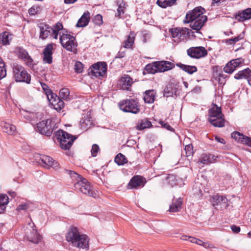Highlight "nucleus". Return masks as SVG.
<instances>
[{"label":"nucleus","instance_id":"f257e3e1","mask_svg":"<svg viewBox=\"0 0 251 251\" xmlns=\"http://www.w3.org/2000/svg\"><path fill=\"white\" fill-rule=\"evenodd\" d=\"M65 171L66 173L70 175L73 179L77 181L75 184V188L76 190L89 196L93 198L96 197V193L86 179L82 178L79 175L73 171L65 169Z\"/></svg>","mask_w":251,"mask_h":251},{"label":"nucleus","instance_id":"f03ea898","mask_svg":"<svg viewBox=\"0 0 251 251\" xmlns=\"http://www.w3.org/2000/svg\"><path fill=\"white\" fill-rule=\"evenodd\" d=\"M66 240L71 243L74 246L82 249L89 247L88 236L80 234L77 227L71 226L66 236Z\"/></svg>","mask_w":251,"mask_h":251},{"label":"nucleus","instance_id":"7ed1b4c3","mask_svg":"<svg viewBox=\"0 0 251 251\" xmlns=\"http://www.w3.org/2000/svg\"><path fill=\"white\" fill-rule=\"evenodd\" d=\"M208 115V121L214 126L222 127L225 126V120L221 107L214 104L209 109Z\"/></svg>","mask_w":251,"mask_h":251},{"label":"nucleus","instance_id":"20e7f679","mask_svg":"<svg viewBox=\"0 0 251 251\" xmlns=\"http://www.w3.org/2000/svg\"><path fill=\"white\" fill-rule=\"evenodd\" d=\"M55 137L59 142L60 148L65 150H69L75 140L77 138V137L61 129L55 132Z\"/></svg>","mask_w":251,"mask_h":251},{"label":"nucleus","instance_id":"39448f33","mask_svg":"<svg viewBox=\"0 0 251 251\" xmlns=\"http://www.w3.org/2000/svg\"><path fill=\"white\" fill-rule=\"evenodd\" d=\"M59 39L61 45L66 50L73 52L74 53L77 52V44L74 36L63 33L60 35Z\"/></svg>","mask_w":251,"mask_h":251},{"label":"nucleus","instance_id":"423d86ee","mask_svg":"<svg viewBox=\"0 0 251 251\" xmlns=\"http://www.w3.org/2000/svg\"><path fill=\"white\" fill-rule=\"evenodd\" d=\"M37 130L41 134L50 136L56 128L54 121L50 119L43 120L37 124Z\"/></svg>","mask_w":251,"mask_h":251},{"label":"nucleus","instance_id":"0eeeda50","mask_svg":"<svg viewBox=\"0 0 251 251\" xmlns=\"http://www.w3.org/2000/svg\"><path fill=\"white\" fill-rule=\"evenodd\" d=\"M121 110L125 112L133 114H137L140 111L138 102L134 99H126L119 103Z\"/></svg>","mask_w":251,"mask_h":251},{"label":"nucleus","instance_id":"6e6552de","mask_svg":"<svg viewBox=\"0 0 251 251\" xmlns=\"http://www.w3.org/2000/svg\"><path fill=\"white\" fill-rule=\"evenodd\" d=\"M13 73L16 81L25 82L27 84L30 83V75L27 73L22 66L17 64L14 65Z\"/></svg>","mask_w":251,"mask_h":251},{"label":"nucleus","instance_id":"1a4fd4ad","mask_svg":"<svg viewBox=\"0 0 251 251\" xmlns=\"http://www.w3.org/2000/svg\"><path fill=\"white\" fill-rule=\"evenodd\" d=\"M107 64L104 62H99L94 64L88 69V74L92 76L98 77L103 76L106 73Z\"/></svg>","mask_w":251,"mask_h":251},{"label":"nucleus","instance_id":"9d476101","mask_svg":"<svg viewBox=\"0 0 251 251\" xmlns=\"http://www.w3.org/2000/svg\"><path fill=\"white\" fill-rule=\"evenodd\" d=\"M205 12V10L201 6L195 7L186 14L184 22L189 23L193 20L202 19V17L206 16L203 15Z\"/></svg>","mask_w":251,"mask_h":251},{"label":"nucleus","instance_id":"9b49d317","mask_svg":"<svg viewBox=\"0 0 251 251\" xmlns=\"http://www.w3.org/2000/svg\"><path fill=\"white\" fill-rule=\"evenodd\" d=\"M187 55L192 58L199 59L207 55V50L201 46L193 47L187 50Z\"/></svg>","mask_w":251,"mask_h":251},{"label":"nucleus","instance_id":"f8f14e48","mask_svg":"<svg viewBox=\"0 0 251 251\" xmlns=\"http://www.w3.org/2000/svg\"><path fill=\"white\" fill-rule=\"evenodd\" d=\"M146 183L145 178L141 176H134L128 182L127 188L128 189H138L144 186Z\"/></svg>","mask_w":251,"mask_h":251},{"label":"nucleus","instance_id":"ddd939ff","mask_svg":"<svg viewBox=\"0 0 251 251\" xmlns=\"http://www.w3.org/2000/svg\"><path fill=\"white\" fill-rule=\"evenodd\" d=\"M38 162L44 167L47 168L52 167L54 169H57L59 166L57 162H55L50 156L45 155H40Z\"/></svg>","mask_w":251,"mask_h":251},{"label":"nucleus","instance_id":"4468645a","mask_svg":"<svg viewBox=\"0 0 251 251\" xmlns=\"http://www.w3.org/2000/svg\"><path fill=\"white\" fill-rule=\"evenodd\" d=\"M48 99L51 107L57 111H60L64 106V101L55 94L53 93V96H50Z\"/></svg>","mask_w":251,"mask_h":251},{"label":"nucleus","instance_id":"2eb2a0df","mask_svg":"<svg viewBox=\"0 0 251 251\" xmlns=\"http://www.w3.org/2000/svg\"><path fill=\"white\" fill-rule=\"evenodd\" d=\"M24 239H26L28 241L34 244H37L41 241V237L37 233L36 229L32 228L27 229L24 236Z\"/></svg>","mask_w":251,"mask_h":251},{"label":"nucleus","instance_id":"dca6fc26","mask_svg":"<svg viewBox=\"0 0 251 251\" xmlns=\"http://www.w3.org/2000/svg\"><path fill=\"white\" fill-rule=\"evenodd\" d=\"M231 137L237 142L251 147V138L238 131H234L231 133Z\"/></svg>","mask_w":251,"mask_h":251},{"label":"nucleus","instance_id":"f3484780","mask_svg":"<svg viewBox=\"0 0 251 251\" xmlns=\"http://www.w3.org/2000/svg\"><path fill=\"white\" fill-rule=\"evenodd\" d=\"M16 50L18 57L24 60L27 66L30 67L33 65V60L25 50L21 47H18Z\"/></svg>","mask_w":251,"mask_h":251},{"label":"nucleus","instance_id":"a211bd4d","mask_svg":"<svg viewBox=\"0 0 251 251\" xmlns=\"http://www.w3.org/2000/svg\"><path fill=\"white\" fill-rule=\"evenodd\" d=\"M52 44H49L45 47L43 52V61L44 63L50 64L52 62Z\"/></svg>","mask_w":251,"mask_h":251},{"label":"nucleus","instance_id":"6ab92c4d","mask_svg":"<svg viewBox=\"0 0 251 251\" xmlns=\"http://www.w3.org/2000/svg\"><path fill=\"white\" fill-rule=\"evenodd\" d=\"M93 125L92 118L89 114L83 115L79 121V127L82 131H86Z\"/></svg>","mask_w":251,"mask_h":251},{"label":"nucleus","instance_id":"aec40b11","mask_svg":"<svg viewBox=\"0 0 251 251\" xmlns=\"http://www.w3.org/2000/svg\"><path fill=\"white\" fill-rule=\"evenodd\" d=\"M133 82L132 78L129 75H124L120 79L118 85L123 90H128Z\"/></svg>","mask_w":251,"mask_h":251},{"label":"nucleus","instance_id":"412c9836","mask_svg":"<svg viewBox=\"0 0 251 251\" xmlns=\"http://www.w3.org/2000/svg\"><path fill=\"white\" fill-rule=\"evenodd\" d=\"M202 19L193 20L190 22V27L196 31V32L199 33L200 30L204 25L205 23L207 21V16H203L201 17Z\"/></svg>","mask_w":251,"mask_h":251},{"label":"nucleus","instance_id":"4be33fe9","mask_svg":"<svg viewBox=\"0 0 251 251\" xmlns=\"http://www.w3.org/2000/svg\"><path fill=\"white\" fill-rule=\"evenodd\" d=\"M235 19L239 22H244L251 19V8H248L242 11H239L235 15Z\"/></svg>","mask_w":251,"mask_h":251},{"label":"nucleus","instance_id":"5701e85b","mask_svg":"<svg viewBox=\"0 0 251 251\" xmlns=\"http://www.w3.org/2000/svg\"><path fill=\"white\" fill-rule=\"evenodd\" d=\"M158 72H164L170 70L175 68L174 63L168 61H156Z\"/></svg>","mask_w":251,"mask_h":251},{"label":"nucleus","instance_id":"b1692460","mask_svg":"<svg viewBox=\"0 0 251 251\" xmlns=\"http://www.w3.org/2000/svg\"><path fill=\"white\" fill-rule=\"evenodd\" d=\"M183 200L179 197L178 199H174L172 204L170 205L169 211L170 212H177L182 209Z\"/></svg>","mask_w":251,"mask_h":251},{"label":"nucleus","instance_id":"393cba45","mask_svg":"<svg viewBox=\"0 0 251 251\" xmlns=\"http://www.w3.org/2000/svg\"><path fill=\"white\" fill-rule=\"evenodd\" d=\"M90 19V13L89 11L85 12L78 20L76 26L83 27L88 25Z\"/></svg>","mask_w":251,"mask_h":251},{"label":"nucleus","instance_id":"a878e982","mask_svg":"<svg viewBox=\"0 0 251 251\" xmlns=\"http://www.w3.org/2000/svg\"><path fill=\"white\" fill-rule=\"evenodd\" d=\"M40 28V36L39 37L42 39H46L50 34L51 27L49 25L46 24H42L39 26Z\"/></svg>","mask_w":251,"mask_h":251},{"label":"nucleus","instance_id":"bb28decb","mask_svg":"<svg viewBox=\"0 0 251 251\" xmlns=\"http://www.w3.org/2000/svg\"><path fill=\"white\" fill-rule=\"evenodd\" d=\"M3 131L9 135H13L16 132V126L11 124L4 122L1 125Z\"/></svg>","mask_w":251,"mask_h":251},{"label":"nucleus","instance_id":"cd10ccee","mask_svg":"<svg viewBox=\"0 0 251 251\" xmlns=\"http://www.w3.org/2000/svg\"><path fill=\"white\" fill-rule=\"evenodd\" d=\"M177 89L174 84H169L164 90V96L166 97H173L176 95Z\"/></svg>","mask_w":251,"mask_h":251},{"label":"nucleus","instance_id":"c85d7f7f","mask_svg":"<svg viewBox=\"0 0 251 251\" xmlns=\"http://www.w3.org/2000/svg\"><path fill=\"white\" fill-rule=\"evenodd\" d=\"M156 92L154 90H149L144 93V100L146 103H151L154 101Z\"/></svg>","mask_w":251,"mask_h":251},{"label":"nucleus","instance_id":"c756f323","mask_svg":"<svg viewBox=\"0 0 251 251\" xmlns=\"http://www.w3.org/2000/svg\"><path fill=\"white\" fill-rule=\"evenodd\" d=\"M176 66L190 75L197 71V68L195 66L187 65L181 63H176Z\"/></svg>","mask_w":251,"mask_h":251},{"label":"nucleus","instance_id":"7c9ffc66","mask_svg":"<svg viewBox=\"0 0 251 251\" xmlns=\"http://www.w3.org/2000/svg\"><path fill=\"white\" fill-rule=\"evenodd\" d=\"M251 75V70L248 68L242 71L238 72V73L235 75L234 78L236 79L246 78L248 80Z\"/></svg>","mask_w":251,"mask_h":251},{"label":"nucleus","instance_id":"2f4dec72","mask_svg":"<svg viewBox=\"0 0 251 251\" xmlns=\"http://www.w3.org/2000/svg\"><path fill=\"white\" fill-rule=\"evenodd\" d=\"M152 126L151 121L147 119L141 120L136 126V128L137 130H141L147 128H150Z\"/></svg>","mask_w":251,"mask_h":251},{"label":"nucleus","instance_id":"473e14b6","mask_svg":"<svg viewBox=\"0 0 251 251\" xmlns=\"http://www.w3.org/2000/svg\"><path fill=\"white\" fill-rule=\"evenodd\" d=\"M163 183L170 186L171 187L177 184V179L176 176L168 175L163 179Z\"/></svg>","mask_w":251,"mask_h":251},{"label":"nucleus","instance_id":"72a5a7b5","mask_svg":"<svg viewBox=\"0 0 251 251\" xmlns=\"http://www.w3.org/2000/svg\"><path fill=\"white\" fill-rule=\"evenodd\" d=\"M12 39V34L7 31H4L0 34V39L4 45L10 44Z\"/></svg>","mask_w":251,"mask_h":251},{"label":"nucleus","instance_id":"f704fd0d","mask_svg":"<svg viewBox=\"0 0 251 251\" xmlns=\"http://www.w3.org/2000/svg\"><path fill=\"white\" fill-rule=\"evenodd\" d=\"M227 200L226 197L223 196H219L216 195L213 196L211 199V202L213 206H217L220 204L221 202L226 203Z\"/></svg>","mask_w":251,"mask_h":251},{"label":"nucleus","instance_id":"c9c22d12","mask_svg":"<svg viewBox=\"0 0 251 251\" xmlns=\"http://www.w3.org/2000/svg\"><path fill=\"white\" fill-rule=\"evenodd\" d=\"M9 198L6 194H0V213H3L9 202Z\"/></svg>","mask_w":251,"mask_h":251},{"label":"nucleus","instance_id":"e433bc0d","mask_svg":"<svg viewBox=\"0 0 251 251\" xmlns=\"http://www.w3.org/2000/svg\"><path fill=\"white\" fill-rule=\"evenodd\" d=\"M135 34L134 32H130L127 36L126 40L124 42V47L127 49H129L132 47L134 42Z\"/></svg>","mask_w":251,"mask_h":251},{"label":"nucleus","instance_id":"4c0bfd02","mask_svg":"<svg viewBox=\"0 0 251 251\" xmlns=\"http://www.w3.org/2000/svg\"><path fill=\"white\" fill-rule=\"evenodd\" d=\"M156 63V61L152 63L147 64L145 68V70L150 74H154L158 72V67Z\"/></svg>","mask_w":251,"mask_h":251},{"label":"nucleus","instance_id":"58836bf2","mask_svg":"<svg viewBox=\"0 0 251 251\" xmlns=\"http://www.w3.org/2000/svg\"><path fill=\"white\" fill-rule=\"evenodd\" d=\"M114 161L118 165H123L127 162V160L124 155L119 153L115 156Z\"/></svg>","mask_w":251,"mask_h":251},{"label":"nucleus","instance_id":"ea45409f","mask_svg":"<svg viewBox=\"0 0 251 251\" xmlns=\"http://www.w3.org/2000/svg\"><path fill=\"white\" fill-rule=\"evenodd\" d=\"M176 0H157L156 3L161 7L166 8L173 5Z\"/></svg>","mask_w":251,"mask_h":251},{"label":"nucleus","instance_id":"a19ab883","mask_svg":"<svg viewBox=\"0 0 251 251\" xmlns=\"http://www.w3.org/2000/svg\"><path fill=\"white\" fill-rule=\"evenodd\" d=\"M6 75V70L5 68V64L2 60L0 57V79L4 78Z\"/></svg>","mask_w":251,"mask_h":251},{"label":"nucleus","instance_id":"79ce46f5","mask_svg":"<svg viewBox=\"0 0 251 251\" xmlns=\"http://www.w3.org/2000/svg\"><path fill=\"white\" fill-rule=\"evenodd\" d=\"M243 38H244V35L240 34L238 36H237V37H236L235 38H232L230 39H226V43L229 45H234L236 42L243 39Z\"/></svg>","mask_w":251,"mask_h":251},{"label":"nucleus","instance_id":"37998d69","mask_svg":"<svg viewBox=\"0 0 251 251\" xmlns=\"http://www.w3.org/2000/svg\"><path fill=\"white\" fill-rule=\"evenodd\" d=\"M70 92L67 88H62L59 92L60 98L64 100H68L69 97Z\"/></svg>","mask_w":251,"mask_h":251},{"label":"nucleus","instance_id":"c03bdc74","mask_svg":"<svg viewBox=\"0 0 251 251\" xmlns=\"http://www.w3.org/2000/svg\"><path fill=\"white\" fill-rule=\"evenodd\" d=\"M188 30L189 29L186 28H185L184 29L179 28L177 39L181 40L185 38L187 34L188 33Z\"/></svg>","mask_w":251,"mask_h":251},{"label":"nucleus","instance_id":"a18cd8bd","mask_svg":"<svg viewBox=\"0 0 251 251\" xmlns=\"http://www.w3.org/2000/svg\"><path fill=\"white\" fill-rule=\"evenodd\" d=\"M235 70V67L230 62H228L226 66L224 68V71L225 73L231 74Z\"/></svg>","mask_w":251,"mask_h":251},{"label":"nucleus","instance_id":"49530a36","mask_svg":"<svg viewBox=\"0 0 251 251\" xmlns=\"http://www.w3.org/2000/svg\"><path fill=\"white\" fill-rule=\"evenodd\" d=\"M41 86L45 91L47 98H49L50 96H53V93L52 91L49 88V86L45 83H41Z\"/></svg>","mask_w":251,"mask_h":251},{"label":"nucleus","instance_id":"de8ad7c7","mask_svg":"<svg viewBox=\"0 0 251 251\" xmlns=\"http://www.w3.org/2000/svg\"><path fill=\"white\" fill-rule=\"evenodd\" d=\"M22 114L25 119L29 122L32 121L35 117V115L33 112L27 111H24Z\"/></svg>","mask_w":251,"mask_h":251},{"label":"nucleus","instance_id":"09e8293b","mask_svg":"<svg viewBox=\"0 0 251 251\" xmlns=\"http://www.w3.org/2000/svg\"><path fill=\"white\" fill-rule=\"evenodd\" d=\"M93 22L95 25H101L103 23L102 16L100 14H97L93 19Z\"/></svg>","mask_w":251,"mask_h":251},{"label":"nucleus","instance_id":"8fccbe9b","mask_svg":"<svg viewBox=\"0 0 251 251\" xmlns=\"http://www.w3.org/2000/svg\"><path fill=\"white\" fill-rule=\"evenodd\" d=\"M200 162L203 164H210V158L209 154L203 153L200 158Z\"/></svg>","mask_w":251,"mask_h":251},{"label":"nucleus","instance_id":"3c124183","mask_svg":"<svg viewBox=\"0 0 251 251\" xmlns=\"http://www.w3.org/2000/svg\"><path fill=\"white\" fill-rule=\"evenodd\" d=\"M74 69L75 70V72H76L77 73H81L83 71V64L79 61L76 62L75 65Z\"/></svg>","mask_w":251,"mask_h":251},{"label":"nucleus","instance_id":"603ef678","mask_svg":"<svg viewBox=\"0 0 251 251\" xmlns=\"http://www.w3.org/2000/svg\"><path fill=\"white\" fill-rule=\"evenodd\" d=\"M184 150L185 151L186 156L188 157L193 155L194 152L192 144L186 145L185 147Z\"/></svg>","mask_w":251,"mask_h":251},{"label":"nucleus","instance_id":"864d4df0","mask_svg":"<svg viewBox=\"0 0 251 251\" xmlns=\"http://www.w3.org/2000/svg\"><path fill=\"white\" fill-rule=\"evenodd\" d=\"M40 11V7L38 6H32L29 8L28 13L30 15L37 14Z\"/></svg>","mask_w":251,"mask_h":251},{"label":"nucleus","instance_id":"5fc2aeb1","mask_svg":"<svg viewBox=\"0 0 251 251\" xmlns=\"http://www.w3.org/2000/svg\"><path fill=\"white\" fill-rule=\"evenodd\" d=\"M100 151V148L97 144H94L92 146L91 151V154L93 156L95 157L97 155L98 152Z\"/></svg>","mask_w":251,"mask_h":251},{"label":"nucleus","instance_id":"6e6d98bb","mask_svg":"<svg viewBox=\"0 0 251 251\" xmlns=\"http://www.w3.org/2000/svg\"><path fill=\"white\" fill-rule=\"evenodd\" d=\"M117 4L118 5V8L117 9V12L118 13V15H121L122 14L124 13V8H125V3H124L123 2H120L119 3V2H117Z\"/></svg>","mask_w":251,"mask_h":251},{"label":"nucleus","instance_id":"4d7b16f0","mask_svg":"<svg viewBox=\"0 0 251 251\" xmlns=\"http://www.w3.org/2000/svg\"><path fill=\"white\" fill-rule=\"evenodd\" d=\"M63 28V25L61 23L58 22L56 23L54 26L53 27H51V31H54V32L61 30Z\"/></svg>","mask_w":251,"mask_h":251},{"label":"nucleus","instance_id":"13d9d810","mask_svg":"<svg viewBox=\"0 0 251 251\" xmlns=\"http://www.w3.org/2000/svg\"><path fill=\"white\" fill-rule=\"evenodd\" d=\"M159 124L161 125V126L163 127L164 128L167 129L168 130L170 131H173V128L171 127V126L167 123H166L164 121H160L159 122Z\"/></svg>","mask_w":251,"mask_h":251},{"label":"nucleus","instance_id":"bf43d9fd","mask_svg":"<svg viewBox=\"0 0 251 251\" xmlns=\"http://www.w3.org/2000/svg\"><path fill=\"white\" fill-rule=\"evenodd\" d=\"M179 28H173L171 29V34L173 38H177L178 37V32Z\"/></svg>","mask_w":251,"mask_h":251},{"label":"nucleus","instance_id":"052dcab7","mask_svg":"<svg viewBox=\"0 0 251 251\" xmlns=\"http://www.w3.org/2000/svg\"><path fill=\"white\" fill-rule=\"evenodd\" d=\"M230 62L231 63L233 64L234 66H235V69L237 67L239 66V65L241 64V61L239 58L232 60Z\"/></svg>","mask_w":251,"mask_h":251},{"label":"nucleus","instance_id":"680f3d73","mask_svg":"<svg viewBox=\"0 0 251 251\" xmlns=\"http://www.w3.org/2000/svg\"><path fill=\"white\" fill-rule=\"evenodd\" d=\"M28 205L29 204L26 203L21 204L18 206L17 209L19 210H26L28 208Z\"/></svg>","mask_w":251,"mask_h":251},{"label":"nucleus","instance_id":"e2e57ef3","mask_svg":"<svg viewBox=\"0 0 251 251\" xmlns=\"http://www.w3.org/2000/svg\"><path fill=\"white\" fill-rule=\"evenodd\" d=\"M209 155L210 161V163H214L216 161L217 159L219 157L218 156H216L212 154H209Z\"/></svg>","mask_w":251,"mask_h":251},{"label":"nucleus","instance_id":"0e129e2a","mask_svg":"<svg viewBox=\"0 0 251 251\" xmlns=\"http://www.w3.org/2000/svg\"><path fill=\"white\" fill-rule=\"evenodd\" d=\"M231 229L232 231L235 233H238L240 231V227L235 225L231 226Z\"/></svg>","mask_w":251,"mask_h":251},{"label":"nucleus","instance_id":"69168bd1","mask_svg":"<svg viewBox=\"0 0 251 251\" xmlns=\"http://www.w3.org/2000/svg\"><path fill=\"white\" fill-rule=\"evenodd\" d=\"M215 140L219 143H222L223 144H225V140L223 138H221L220 137L216 136H215Z\"/></svg>","mask_w":251,"mask_h":251},{"label":"nucleus","instance_id":"338daca9","mask_svg":"<svg viewBox=\"0 0 251 251\" xmlns=\"http://www.w3.org/2000/svg\"><path fill=\"white\" fill-rule=\"evenodd\" d=\"M150 38V35L148 33L144 34L143 35V42L146 43Z\"/></svg>","mask_w":251,"mask_h":251},{"label":"nucleus","instance_id":"774afa93","mask_svg":"<svg viewBox=\"0 0 251 251\" xmlns=\"http://www.w3.org/2000/svg\"><path fill=\"white\" fill-rule=\"evenodd\" d=\"M188 240L192 243H196L197 241H198V239L195 237L189 236Z\"/></svg>","mask_w":251,"mask_h":251}]
</instances>
